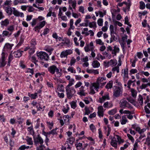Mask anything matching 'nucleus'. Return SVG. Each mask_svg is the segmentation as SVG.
Returning a JSON list of instances; mask_svg holds the SVG:
<instances>
[{"label":"nucleus","instance_id":"603ef678","mask_svg":"<svg viewBox=\"0 0 150 150\" xmlns=\"http://www.w3.org/2000/svg\"><path fill=\"white\" fill-rule=\"evenodd\" d=\"M117 112V109L116 108H114L112 110L109 111L108 112V114L110 115H114Z\"/></svg>","mask_w":150,"mask_h":150},{"label":"nucleus","instance_id":"6e6552de","mask_svg":"<svg viewBox=\"0 0 150 150\" xmlns=\"http://www.w3.org/2000/svg\"><path fill=\"white\" fill-rule=\"evenodd\" d=\"M7 54L4 52L2 53L0 59V67H4L6 64L5 61L7 57Z\"/></svg>","mask_w":150,"mask_h":150},{"label":"nucleus","instance_id":"c756f323","mask_svg":"<svg viewBox=\"0 0 150 150\" xmlns=\"http://www.w3.org/2000/svg\"><path fill=\"white\" fill-rule=\"evenodd\" d=\"M23 52V51H21L20 50H18L14 52V56L16 57H19L21 56L22 53Z\"/></svg>","mask_w":150,"mask_h":150},{"label":"nucleus","instance_id":"4d7b16f0","mask_svg":"<svg viewBox=\"0 0 150 150\" xmlns=\"http://www.w3.org/2000/svg\"><path fill=\"white\" fill-rule=\"evenodd\" d=\"M76 62V59L74 57H72L70 61V63L69 65L71 66H74Z\"/></svg>","mask_w":150,"mask_h":150},{"label":"nucleus","instance_id":"58836bf2","mask_svg":"<svg viewBox=\"0 0 150 150\" xmlns=\"http://www.w3.org/2000/svg\"><path fill=\"white\" fill-rule=\"evenodd\" d=\"M75 82V80L74 79H71L69 81V84L67 85L66 87L71 88V86H72L74 84Z\"/></svg>","mask_w":150,"mask_h":150},{"label":"nucleus","instance_id":"7c9ffc66","mask_svg":"<svg viewBox=\"0 0 150 150\" xmlns=\"http://www.w3.org/2000/svg\"><path fill=\"white\" fill-rule=\"evenodd\" d=\"M74 141V138L73 137H71L67 139L66 143L67 144H69L71 145H72Z\"/></svg>","mask_w":150,"mask_h":150},{"label":"nucleus","instance_id":"f3484780","mask_svg":"<svg viewBox=\"0 0 150 150\" xmlns=\"http://www.w3.org/2000/svg\"><path fill=\"white\" fill-rule=\"evenodd\" d=\"M117 64V61L116 59H111L107 63L108 66L114 67Z\"/></svg>","mask_w":150,"mask_h":150},{"label":"nucleus","instance_id":"49530a36","mask_svg":"<svg viewBox=\"0 0 150 150\" xmlns=\"http://www.w3.org/2000/svg\"><path fill=\"white\" fill-rule=\"evenodd\" d=\"M96 59L98 60H103L105 59V56H103L100 54L99 53L97 54Z\"/></svg>","mask_w":150,"mask_h":150},{"label":"nucleus","instance_id":"5fc2aeb1","mask_svg":"<svg viewBox=\"0 0 150 150\" xmlns=\"http://www.w3.org/2000/svg\"><path fill=\"white\" fill-rule=\"evenodd\" d=\"M49 32L50 29L48 28H46L44 29L43 32L41 34V36H42V35H45L49 33Z\"/></svg>","mask_w":150,"mask_h":150},{"label":"nucleus","instance_id":"8fccbe9b","mask_svg":"<svg viewBox=\"0 0 150 150\" xmlns=\"http://www.w3.org/2000/svg\"><path fill=\"white\" fill-rule=\"evenodd\" d=\"M69 28H72V30H74V29L75 28L74 26L73 25L74 24V20L73 19H71L69 21Z\"/></svg>","mask_w":150,"mask_h":150},{"label":"nucleus","instance_id":"f03ea898","mask_svg":"<svg viewBox=\"0 0 150 150\" xmlns=\"http://www.w3.org/2000/svg\"><path fill=\"white\" fill-rule=\"evenodd\" d=\"M3 8L8 16H11L13 13V14L16 17L22 18L24 17V15L23 13L19 12L14 7L4 6Z\"/></svg>","mask_w":150,"mask_h":150},{"label":"nucleus","instance_id":"864d4df0","mask_svg":"<svg viewBox=\"0 0 150 150\" xmlns=\"http://www.w3.org/2000/svg\"><path fill=\"white\" fill-rule=\"evenodd\" d=\"M7 30L11 33H12L14 30V27L13 25H11L8 26L7 28Z\"/></svg>","mask_w":150,"mask_h":150},{"label":"nucleus","instance_id":"bb28decb","mask_svg":"<svg viewBox=\"0 0 150 150\" xmlns=\"http://www.w3.org/2000/svg\"><path fill=\"white\" fill-rule=\"evenodd\" d=\"M110 144L113 147H114L115 148H117V142L115 138H113L111 140Z\"/></svg>","mask_w":150,"mask_h":150},{"label":"nucleus","instance_id":"4be33fe9","mask_svg":"<svg viewBox=\"0 0 150 150\" xmlns=\"http://www.w3.org/2000/svg\"><path fill=\"white\" fill-rule=\"evenodd\" d=\"M145 144L150 147V132H149L147 134V138L144 143Z\"/></svg>","mask_w":150,"mask_h":150},{"label":"nucleus","instance_id":"0eeeda50","mask_svg":"<svg viewBox=\"0 0 150 150\" xmlns=\"http://www.w3.org/2000/svg\"><path fill=\"white\" fill-rule=\"evenodd\" d=\"M142 81L144 83L142 84L139 87L141 89H145L148 86H149L150 88V81L149 82L148 79L145 78H143L141 79Z\"/></svg>","mask_w":150,"mask_h":150},{"label":"nucleus","instance_id":"37998d69","mask_svg":"<svg viewBox=\"0 0 150 150\" xmlns=\"http://www.w3.org/2000/svg\"><path fill=\"white\" fill-rule=\"evenodd\" d=\"M41 127L42 128V134L46 136V137H47V134L44 131L45 129L43 123H41Z\"/></svg>","mask_w":150,"mask_h":150},{"label":"nucleus","instance_id":"e2e57ef3","mask_svg":"<svg viewBox=\"0 0 150 150\" xmlns=\"http://www.w3.org/2000/svg\"><path fill=\"white\" fill-rule=\"evenodd\" d=\"M145 4L144 2L142 1H140L139 6L140 9L142 10H143L145 8Z\"/></svg>","mask_w":150,"mask_h":150},{"label":"nucleus","instance_id":"680f3d73","mask_svg":"<svg viewBox=\"0 0 150 150\" xmlns=\"http://www.w3.org/2000/svg\"><path fill=\"white\" fill-rule=\"evenodd\" d=\"M110 33L111 35H113L115 33L114 31V28L113 26L112 25H111L110 26Z\"/></svg>","mask_w":150,"mask_h":150},{"label":"nucleus","instance_id":"de8ad7c7","mask_svg":"<svg viewBox=\"0 0 150 150\" xmlns=\"http://www.w3.org/2000/svg\"><path fill=\"white\" fill-rule=\"evenodd\" d=\"M113 105L111 103H109L108 102L105 103L103 105V106L105 108H110Z\"/></svg>","mask_w":150,"mask_h":150},{"label":"nucleus","instance_id":"c03bdc74","mask_svg":"<svg viewBox=\"0 0 150 150\" xmlns=\"http://www.w3.org/2000/svg\"><path fill=\"white\" fill-rule=\"evenodd\" d=\"M67 70L68 72H70L71 73H76L75 70L72 66L69 67L67 69Z\"/></svg>","mask_w":150,"mask_h":150},{"label":"nucleus","instance_id":"a18cd8bd","mask_svg":"<svg viewBox=\"0 0 150 150\" xmlns=\"http://www.w3.org/2000/svg\"><path fill=\"white\" fill-rule=\"evenodd\" d=\"M85 8L84 6H81L78 7V11L82 14H84L85 13Z\"/></svg>","mask_w":150,"mask_h":150},{"label":"nucleus","instance_id":"20e7f679","mask_svg":"<svg viewBox=\"0 0 150 150\" xmlns=\"http://www.w3.org/2000/svg\"><path fill=\"white\" fill-rule=\"evenodd\" d=\"M119 104L120 107L122 108H126L129 109L133 108L127 102L126 98L121 99L120 101Z\"/></svg>","mask_w":150,"mask_h":150},{"label":"nucleus","instance_id":"2f4dec72","mask_svg":"<svg viewBox=\"0 0 150 150\" xmlns=\"http://www.w3.org/2000/svg\"><path fill=\"white\" fill-rule=\"evenodd\" d=\"M115 136L116 137V138L117 140V141L119 144H120L124 142V140L122 139L121 137L117 135H116Z\"/></svg>","mask_w":150,"mask_h":150},{"label":"nucleus","instance_id":"a878e982","mask_svg":"<svg viewBox=\"0 0 150 150\" xmlns=\"http://www.w3.org/2000/svg\"><path fill=\"white\" fill-rule=\"evenodd\" d=\"M59 91L64 92V87L63 84L58 85L57 87L56 92L57 93Z\"/></svg>","mask_w":150,"mask_h":150},{"label":"nucleus","instance_id":"ea45409f","mask_svg":"<svg viewBox=\"0 0 150 150\" xmlns=\"http://www.w3.org/2000/svg\"><path fill=\"white\" fill-rule=\"evenodd\" d=\"M104 128L105 129V130L106 131L105 132V133H106V136L107 137L108 136L109 134H110V132L111 131V129L110 127L108 126V129L106 127H104Z\"/></svg>","mask_w":150,"mask_h":150},{"label":"nucleus","instance_id":"3c124183","mask_svg":"<svg viewBox=\"0 0 150 150\" xmlns=\"http://www.w3.org/2000/svg\"><path fill=\"white\" fill-rule=\"evenodd\" d=\"M123 56L122 55H120L118 57V64L117 65L118 66H121L122 64V60L123 59Z\"/></svg>","mask_w":150,"mask_h":150},{"label":"nucleus","instance_id":"cd10ccee","mask_svg":"<svg viewBox=\"0 0 150 150\" xmlns=\"http://www.w3.org/2000/svg\"><path fill=\"white\" fill-rule=\"evenodd\" d=\"M12 4V1L11 0H6L4 4L3 5V8H4V6L7 7L11 6Z\"/></svg>","mask_w":150,"mask_h":150},{"label":"nucleus","instance_id":"09e8293b","mask_svg":"<svg viewBox=\"0 0 150 150\" xmlns=\"http://www.w3.org/2000/svg\"><path fill=\"white\" fill-rule=\"evenodd\" d=\"M138 13L139 14L138 16L140 18H141L142 15H145L148 12L147 11L145 10L143 12H138Z\"/></svg>","mask_w":150,"mask_h":150},{"label":"nucleus","instance_id":"69168bd1","mask_svg":"<svg viewBox=\"0 0 150 150\" xmlns=\"http://www.w3.org/2000/svg\"><path fill=\"white\" fill-rule=\"evenodd\" d=\"M46 23L45 21H43L39 23L38 25L41 28L45 26Z\"/></svg>","mask_w":150,"mask_h":150},{"label":"nucleus","instance_id":"6e6d98bb","mask_svg":"<svg viewBox=\"0 0 150 150\" xmlns=\"http://www.w3.org/2000/svg\"><path fill=\"white\" fill-rule=\"evenodd\" d=\"M78 141V140H76V141L77 142L75 144V146L78 149H80L82 147V144L81 143H78L77 142Z\"/></svg>","mask_w":150,"mask_h":150},{"label":"nucleus","instance_id":"f8f14e48","mask_svg":"<svg viewBox=\"0 0 150 150\" xmlns=\"http://www.w3.org/2000/svg\"><path fill=\"white\" fill-rule=\"evenodd\" d=\"M121 75L123 77L124 80L127 81L129 78L128 69L126 68L122 69L121 71Z\"/></svg>","mask_w":150,"mask_h":150},{"label":"nucleus","instance_id":"473e14b6","mask_svg":"<svg viewBox=\"0 0 150 150\" xmlns=\"http://www.w3.org/2000/svg\"><path fill=\"white\" fill-rule=\"evenodd\" d=\"M62 41L63 42H62V44H63L64 45H69L70 43L69 40L67 38H64L62 39Z\"/></svg>","mask_w":150,"mask_h":150},{"label":"nucleus","instance_id":"9d476101","mask_svg":"<svg viewBox=\"0 0 150 150\" xmlns=\"http://www.w3.org/2000/svg\"><path fill=\"white\" fill-rule=\"evenodd\" d=\"M95 47L93 42L91 41L89 43L86 44L84 48L86 52H88L94 50Z\"/></svg>","mask_w":150,"mask_h":150},{"label":"nucleus","instance_id":"bf43d9fd","mask_svg":"<svg viewBox=\"0 0 150 150\" xmlns=\"http://www.w3.org/2000/svg\"><path fill=\"white\" fill-rule=\"evenodd\" d=\"M72 108L75 109L76 107V103L75 101H72L70 103Z\"/></svg>","mask_w":150,"mask_h":150},{"label":"nucleus","instance_id":"aec40b11","mask_svg":"<svg viewBox=\"0 0 150 150\" xmlns=\"http://www.w3.org/2000/svg\"><path fill=\"white\" fill-rule=\"evenodd\" d=\"M120 122L122 125H125L128 122V120L125 115L122 116L120 120Z\"/></svg>","mask_w":150,"mask_h":150},{"label":"nucleus","instance_id":"4c0bfd02","mask_svg":"<svg viewBox=\"0 0 150 150\" xmlns=\"http://www.w3.org/2000/svg\"><path fill=\"white\" fill-rule=\"evenodd\" d=\"M148 108L150 109V103H148L144 107V110L145 112L148 114L150 113V110Z\"/></svg>","mask_w":150,"mask_h":150},{"label":"nucleus","instance_id":"2eb2a0df","mask_svg":"<svg viewBox=\"0 0 150 150\" xmlns=\"http://www.w3.org/2000/svg\"><path fill=\"white\" fill-rule=\"evenodd\" d=\"M86 90L84 89V87L83 86H81L79 88V90L77 92V94L80 96H85L86 93H85Z\"/></svg>","mask_w":150,"mask_h":150},{"label":"nucleus","instance_id":"5701e85b","mask_svg":"<svg viewBox=\"0 0 150 150\" xmlns=\"http://www.w3.org/2000/svg\"><path fill=\"white\" fill-rule=\"evenodd\" d=\"M27 130L30 134L33 136L34 135L35 133L33 128V125H31L30 126L28 127L27 128Z\"/></svg>","mask_w":150,"mask_h":150},{"label":"nucleus","instance_id":"39448f33","mask_svg":"<svg viewBox=\"0 0 150 150\" xmlns=\"http://www.w3.org/2000/svg\"><path fill=\"white\" fill-rule=\"evenodd\" d=\"M48 70L49 72L52 74H54L56 72L57 74L58 77H60L62 74L59 72V69L55 65H52L48 68Z\"/></svg>","mask_w":150,"mask_h":150},{"label":"nucleus","instance_id":"7ed1b4c3","mask_svg":"<svg viewBox=\"0 0 150 150\" xmlns=\"http://www.w3.org/2000/svg\"><path fill=\"white\" fill-rule=\"evenodd\" d=\"M65 89L66 95L67 98L69 99H71L76 93V91L73 87H65Z\"/></svg>","mask_w":150,"mask_h":150},{"label":"nucleus","instance_id":"6ab92c4d","mask_svg":"<svg viewBox=\"0 0 150 150\" xmlns=\"http://www.w3.org/2000/svg\"><path fill=\"white\" fill-rule=\"evenodd\" d=\"M0 24L2 27H7L9 24V20L8 19L6 18L4 20L0 22Z\"/></svg>","mask_w":150,"mask_h":150},{"label":"nucleus","instance_id":"423d86ee","mask_svg":"<svg viewBox=\"0 0 150 150\" xmlns=\"http://www.w3.org/2000/svg\"><path fill=\"white\" fill-rule=\"evenodd\" d=\"M37 56L41 60H44L45 61H47L49 58V56L48 54L44 52L40 51L37 53Z\"/></svg>","mask_w":150,"mask_h":150},{"label":"nucleus","instance_id":"774afa93","mask_svg":"<svg viewBox=\"0 0 150 150\" xmlns=\"http://www.w3.org/2000/svg\"><path fill=\"white\" fill-rule=\"evenodd\" d=\"M45 149V146L43 144H40V145L36 147V150H44Z\"/></svg>","mask_w":150,"mask_h":150},{"label":"nucleus","instance_id":"a19ab883","mask_svg":"<svg viewBox=\"0 0 150 150\" xmlns=\"http://www.w3.org/2000/svg\"><path fill=\"white\" fill-rule=\"evenodd\" d=\"M36 123L35 125V129H38L39 128L40 125H41L40 120V118H38L36 120Z\"/></svg>","mask_w":150,"mask_h":150},{"label":"nucleus","instance_id":"338daca9","mask_svg":"<svg viewBox=\"0 0 150 150\" xmlns=\"http://www.w3.org/2000/svg\"><path fill=\"white\" fill-rule=\"evenodd\" d=\"M132 128L134 129L139 133L140 129V128L139 127L135 125H132Z\"/></svg>","mask_w":150,"mask_h":150},{"label":"nucleus","instance_id":"c85d7f7f","mask_svg":"<svg viewBox=\"0 0 150 150\" xmlns=\"http://www.w3.org/2000/svg\"><path fill=\"white\" fill-rule=\"evenodd\" d=\"M44 50L50 53V54L53 51V49L51 46L46 45L45 46L44 48Z\"/></svg>","mask_w":150,"mask_h":150},{"label":"nucleus","instance_id":"4468645a","mask_svg":"<svg viewBox=\"0 0 150 150\" xmlns=\"http://www.w3.org/2000/svg\"><path fill=\"white\" fill-rule=\"evenodd\" d=\"M72 51L71 50H67L62 51L60 54V57L61 58H67L68 55L71 54L72 53Z\"/></svg>","mask_w":150,"mask_h":150},{"label":"nucleus","instance_id":"052dcab7","mask_svg":"<svg viewBox=\"0 0 150 150\" xmlns=\"http://www.w3.org/2000/svg\"><path fill=\"white\" fill-rule=\"evenodd\" d=\"M96 44L100 45H104V42L100 39H98L96 40Z\"/></svg>","mask_w":150,"mask_h":150},{"label":"nucleus","instance_id":"f257e3e1","mask_svg":"<svg viewBox=\"0 0 150 150\" xmlns=\"http://www.w3.org/2000/svg\"><path fill=\"white\" fill-rule=\"evenodd\" d=\"M107 81L105 77H99L95 82L91 83L90 85L89 93L91 95L95 94L96 92H98L100 88L103 87L105 85Z\"/></svg>","mask_w":150,"mask_h":150},{"label":"nucleus","instance_id":"e433bc0d","mask_svg":"<svg viewBox=\"0 0 150 150\" xmlns=\"http://www.w3.org/2000/svg\"><path fill=\"white\" fill-rule=\"evenodd\" d=\"M144 97H143L141 95H139L138 96V100L139 101V103L141 105H142L143 104V98Z\"/></svg>","mask_w":150,"mask_h":150},{"label":"nucleus","instance_id":"dca6fc26","mask_svg":"<svg viewBox=\"0 0 150 150\" xmlns=\"http://www.w3.org/2000/svg\"><path fill=\"white\" fill-rule=\"evenodd\" d=\"M109 94L107 93H105L102 97L99 98L98 102L100 103H103L106 100H109Z\"/></svg>","mask_w":150,"mask_h":150},{"label":"nucleus","instance_id":"c9c22d12","mask_svg":"<svg viewBox=\"0 0 150 150\" xmlns=\"http://www.w3.org/2000/svg\"><path fill=\"white\" fill-rule=\"evenodd\" d=\"M120 66H118L117 65L116 66H115L113 67L112 69V71L113 72V73H115L116 72L117 73L119 72L120 71Z\"/></svg>","mask_w":150,"mask_h":150},{"label":"nucleus","instance_id":"412c9836","mask_svg":"<svg viewBox=\"0 0 150 150\" xmlns=\"http://www.w3.org/2000/svg\"><path fill=\"white\" fill-rule=\"evenodd\" d=\"M13 45V44H10L8 43H6L4 47V50L7 51H10L12 49Z\"/></svg>","mask_w":150,"mask_h":150},{"label":"nucleus","instance_id":"1a4fd4ad","mask_svg":"<svg viewBox=\"0 0 150 150\" xmlns=\"http://www.w3.org/2000/svg\"><path fill=\"white\" fill-rule=\"evenodd\" d=\"M122 93V88H115L113 90V96L116 97H118L121 96Z\"/></svg>","mask_w":150,"mask_h":150},{"label":"nucleus","instance_id":"72a5a7b5","mask_svg":"<svg viewBox=\"0 0 150 150\" xmlns=\"http://www.w3.org/2000/svg\"><path fill=\"white\" fill-rule=\"evenodd\" d=\"M88 26L90 28H93L94 29H95L97 28L96 23L95 21L89 23Z\"/></svg>","mask_w":150,"mask_h":150},{"label":"nucleus","instance_id":"9b49d317","mask_svg":"<svg viewBox=\"0 0 150 150\" xmlns=\"http://www.w3.org/2000/svg\"><path fill=\"white\" fill-rule=\"evenodd\" d=\"M68 3L69 4L68 9L71 10L72 12L73 11V9L74 10L76 9V3L75 1L73 0H69L68 1Z\"/></svg>","mask_w":150,"mask_h":150},{"label":"nucleus","instance_id":"0e129e2a","mask_svg":"<svg viewBox=\"0 0 150 150\" xmlns=\"http://www.w3.org/2000/svg\"><path fill=\"white\" fill-rule=\"evenodd\" d=\"M88 30V29L87 28H85L83 29V31L82 32V34H85L86 36H88L89 35V33L87 32Z\"/></svg>","mask_w":150,"mask_h":150},{"label":"nucleus","instance_id":"f704fd0d","mask_svg":"<svg viewBox=\"0 0 150 150\" xmlns=\"http://www.w3.org/2000/svg\"><path fill=\"white\" fill-rule=\"evenodd\" d=\"M11 34L12 33L7 30H4L2 33V35L3 37H9L11 36Z\"/></svg>","mask_w":150,"mask_h":150},{"label":"nucleus","instance_id":"a211bd4d","mask_svg":"<svg viewBox=\"0 0 150 150\" xmlns=\"http://www.w3.org/2000/svg\"><path fill=\"white\" fill-rule=\"evenodd\" d=\"M98 115L99 117H103L104 115L103 108L102 106H100L98 108Z\"/></svg>","mask_w":150,"mask_h":150},{"label":"nucleus","instance_id":"393cba45","mask_svg":"<svg viewBox=\"0 0 150 150\" xmlns=\"http://www.w3.org/2000/svg\"><path fill=\"white\" fill-rule=\"evenodd\" d=\"M92 65L94 68H98L100 67V64L98 61L94 60L92 62Z\"/></svg>","mask_w":150,"mask_h":150},{"label":"nucleus","instance_id":"79ce46f5","mask_svg":"<svg viewBox=\"0 0 150 150\" xmlns=\"http://www.w3.org/2000/svg\"><path fill=\"white\" fill-rule=\"evenodd\" d=\"M113 85V82L111 81H109L106 85L105 87L107 89H111L112 88Z\"/></svg>","mask_w":150,"mask_h":150},{"label":"nucleus","instance_id":"b1692460","mask_svg":"<svg viewBox=\"0 0 150 150\" xmlns=\"http://www.w3.org/2000/svg\"><path fill=\"white\" fill-rule=\"evenodd\" d=\"M25 140L27 142V144L28 145H32L33 144V141L32 137L26 136Z\"/></svg>","mask_w":150,"mask_h":150},{"label":"nucleus","instance_id":"13d9d810","mask_svg":"<svg viewBox=\"0 0 150 150\" xmlns=\"http://www.w3.org/2000/svg\"><path fill=\"white\" fill-rule=\"evenodd\" d=\"M30 43L31 45L33 47L35 46L37 44V42L35 38H33L31 39L30 41Z\"/></svg>","mask_w":150,"mask_h":150},{"label":"nucleus","instance_id":"ddd939ff","mask_svg":"<svg viewBox=\"0 0 150 150\" xmlns=\"http://www.w3.org/2000/svg\"><path fill=\"white\" fill-rule=\"evenodd\" d=\"M34 144L36 146H37L39 144H43L44 142L43 139L39 136H38L36 137H34Z\"/></svg>","mask_w":150,"mask_h":150}]
</instances>
